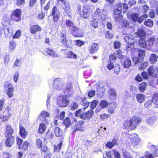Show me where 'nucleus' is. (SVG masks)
Here are the masks:
<instances>
[{
    "label": "nucleus",
    "mask_w": 158,
    "mask_h": 158,
    "mask_svg": "<svg viewBox=\"0 0 158 158\" xmlns=\"http://www.w3.org/2000/svg\"><path fill=\"white\" fill-rule=\"evenodd\" d=\"M123 123V128L128 131L134 130L141 121V119L134 116L131 118L128 117Z\"/></svg>",
    "instance_id": "obj_1"
},
{
    "label": "nucleus",
    "mask_w": 158,
    "mask_h": 158,
    "mask_svg": "<svg viewBox=\"0 0 158 158\" xmlns=\"http://www.w3.org/2000/svg\"><path fill=\"white\" fill-rule=\"evenodd\" d=\"M94 111L90 110L85 112H83L81 109H78L74 112V115L76 117H79L83 120H89L93 116Z\"/></svg>",
    "instance_id": "obj_2"
},
{
    "label": "nucleus",
    "mask_w": 158,
    "mask_h": 158,
    "mask_svg": "<svg viewBox=\"0 0 158 158\" xmlns=\"http://www.w3.org/2000/svg\"><path fill=\"white\" fill-rule=\"evenodd\" d=\"M16 144L19 149L23 151L27 150L29 145V143L27 141H23V140L19 137H16Z\"/></svg>",
    "instance_id": "obj_3"
},
{
    "label": "nucleus",
    "mask_w": 158,
    "mask_h": 158,
    "mask_svg": "<svg viewBox=\"0 0 158 158\" xmlns=\"http://www.w3.org/2000/svg\"><path fill=\"white\" fill-rule=\"evenodd\" d=\"M22 11L20 9H16L13 10L10 14V18L12 21L17 23L20 21L21 19Z\"/></svg>",
    "instance_id": "obj_4"
},
{
    "label": "nucleus",
    "mask_w": 158,
    "mask_h": 158,
    "mask_svg": "<svg viewBox=\"0 0 158 158\" xmlns=\"http://www.w3.org/2000/svg\"><path fill=\"white\" fill-rule=\"evenodd\" d=\"M50 15L52 16L53 21L55 23H57L60 21V12L56 6L52 8Z\"/></svg>",
    "instance_id": "obj_5"
},
{
    "label": "nucleus",
    "mask_w": 158,
    "mask_h": 158,
    "mask_svg": "<svg viewBox=\"0 0 158 158\" xmlns=\"http://www.w3.org/2000/svg\"><path fill=\"white\" fill-rule=\"evenodd\" d=\"M85 122L82 120L78 121L74 126H72L71 129L73 130L72 134H75L77 131H82L84 130V126Z\"/></svg>",
    "instance_id": "obj_6"
},
{
    "label": "nucleus",
    "mask_w": 158,
    "mask_h": 158,
    "mask_svg": "<svg viewBox=\"0 0 158 158\" xmlns=\"http://www.w3.org/2000/svg\"><path fill=\"white\" fill-rule=\"evenodd\" d=\"M4 87L7 89L6 94L8 97L11 98L13 96L14 89L13 85L8 82L6 81L4 84Z\"/></svg>",
    "instance_id": "obj_7"
},
{
    "label": "nucleus",
    "mask_w": 158,
    "mask_h": 158,
    "mask_svg": "<svg viewBox=\"0 0 158 158\" xmlns=\"http://www.w3.org/2000/svg\"><path fill=\"white\" fill-rule=\"evenodd\" d=\"M158 44V37L152 36L149 37L147 40V46L151 48L153 45L156 46Z\"/></svg>",
    "instance_id": "obj_8"
},
{
    "label": "nucleus",
    "mask_w": 158,
    "mask_h": 158,
    "mask_svg": "<svg viewBox=\"0 0 158 158\" xmlns=\"http://www.w3.org/2000/svg\"><path fill=\"white\" fill-rule=\"evenodd\" d=\"M69 30L71 31V34L75 37H82L83 34L82 33L81 30L77 27L74 26L72 28H70Z\"/></svg>",
    "instance_id": "obj_9"
},
{
    "label": "nucleus",
    "mask_w": 158,
    "mask_h": 158,
    "mask_svg": "<svg viewBox=\"0 0 158 158\" xmlns=\"http://www.w3.org/2000/svg\"><path fill=\"white\" fill-rule=\"evenodd\" d=\"M90 8L87 6L83 7L82 12L80 14V17L85 19H88L90 15Z\"/></svg>",
    "instance_id": "obj_10"
},
{
    "label": "nucleus",
    "mask_w": 158,
    "mask_h": 158,
    "mask_svg": "<svg viewBox=\"0 0 158 158\" xmlns=\"http://www.w3.org/2000/svg\"><path fill=\"white\" fill-rule=\"evenodd\" d=\"M147 72L150 76L156 77L158 75V67L150 66L148 69Z\"/></svg>",
    "instance_id": "obj_11"
},
{
    "label": "nucleus",
    "mask_w": 158,
    "mask_h": 158,
    "mask_svg": "<svg viewBox=\"0 0 158 158\" xmlns=\"http://www.w3.org/2000/svg\"><path fill=\"white\" fill-rule=\"evenodd\" d=\"M67 95H66L60 97L61 98L58 102L59 106L63 107H66L67 106L69 102V101L67 98Z\"/></svg>",
    "instance_id": "obj_12"
},
{
    "label": "nucleus",
    "mask_w": 158,
    "mask_h": 158,
    "mask_svg": "<svg viewBox=\"0 0 158 158\" xmlns=\"http://www.w3.org/2000/svg\"><path fill=\"white\" fill-rule=\"evenodd\" d=\"M44 53L54 58H57L59 57V55L56 52L50 47L46 48L44 51Z\"/></svg>",
    "instance_id": "obj_13"
},
{
    "label": "nucleus",
    "mask_w": 158,
    "mask_h": 158,
    "mask_svg": "<svg viewBox=\"0 0 158 158\" xmlns=\"http://www.w3.org/2000/svg\"><path fill=\"white\" fill-rule=\"evenodd\" d=\"M19 127L20 136L22 139H25L27 136L28 134V132L22 124H20Z\"/></svg>",
    "instance_id": "obj_14"
},
{
    "label": "nucleus",
    "mask_w": 158,
    "mask_h": 158,
    "mask_svg": "<svg viewBox=\"0 0 158 158\" xmlns=\"http://www.w3.org/2000/svg\"><path fill=\"white\" fill-rule=\"evenodd\" d=\"M122 65L124 68H129L131 65V61L130 59L127 57H124L121 60Z\"/></svg>",
    "instance_id": "obj_15"
},
{
    "label": "nucleus",
    "mask_w": 158,
    "mask_h": 158,
    "mask_svg": "<svg viewBox=\"0 0 158 158\" xmlns=\"http://www.w3.org/2000/svg\"><path fill=\"white\" fill-rule=\"evenodd\" d=\"M104 10H102L99 8L96 9L94 13V16L98 20H102L105 17V15L103 13Z\"/></svg>",
    "instance_id": "obj_16"
},
{
    "label": "nucleus",
    "mask_w": 158,
    "mask_h": 158,
    "mask_svg": "<svg viewBox=\"0 0 158 158\" xmlns=\"http://www.w3.org/2000/svg\"><path fill=\"white\" fill-rule=\"evenodd\" d=\"M130 18L133 22H138L141 23L143 21V19L141 16L139 17V15L137 13L131 14L129 15Z\"/></svg>",
    "instance_id": "obj_17"
},
{
    "label": "nucleus",
    "mask_w": 158,
    "mask_h": 158,
    "mask_svg": "<svg viewBox=\"0 0 158 158\" xmlns=\"http://www.w3.org/2000/svg\"><path fill=\"white\" fill-rule=\"evenodd\" d=\"M30 31L31 34H35L42 31L41 27L37 24H34L30 26Z\"/></svg>",
    "instance_id": "obj_18"
},
{
    "label": "nucleus",
    "mask_w": 158,
    "mask_h": 158,
    "mask_svg": "<svg viewBox=\"0 0 158 158\" xmlns=\"http://www.w3.org/2000/svg\"><path fill=\"white\" fill-rule=\"evenodd\" d=\"M6 138L5 141L6 146L7 147H10L15 143V137L13 135L9 136Z\"/></svg>",
    "instance_id": "obj_19"
},
{
    "label": "nucleus",
    "mask_w": 158,
    "mask_h": 158,
    "mask_svg": "<svg viewBox=\"0 0 158 158\" xmlns=\"http://www.w3.org/2000/svg\"><path fill=\"white\" fill-rule=\"evenodd\" d=\"M109 99L110 101H115L117 98V93L115 90L112 88L108 90Z\"/></svg>",
    "instance_id": "obj_20"
},
{
    "label": "nucleus",
    "mask_w": 158,
    "mask_h": 158,
    "mask_svg": "<svg viewBox=\"0 0 158 158\" xmlns=\"http://www.w3.org/2000/svg\"><path fill=\"white\" fill-rule=\"evenodd\" d=\"M60 37L61 43L63 44L66 48H69V45L68 44V40L67 38L66 34L61 33Z\"/></svg>",
    "instance_id": "obj_21"
},
{
    "label": "nucleus",
    "mask_w": 158,
    "mask_h": 158,
    "mask_svg": "<svg viewBox=\"0 0 158 158\" xmlns=\"http://www.w3.org/2000/svg\"><path fill=\"white\" fill-rule=\"evenodd\" d=\"M11 21H12L11 18H10L7 15L4 14L3 16V21L2 22V24L3 27H6L7 26L10 25Z\"/></svg>",
    "instance_id": "obj_22"
},
{
    "label": "nucleus",
    "mask_w": 158,
    "mask_h": 158,
    "mask_svg": "<svg viewBox=\"0 0 158 158\" xmlns=\"http://www.w3.org/2000/svg\"><path fill=\"white\" fill-rule=\"evenodd\" d=\"M99 44L98 43H93L91 47L89 48V53L94 54L96 53L99 49Z\"/></svg>",
    "instance_id": "obj_23"
},
{
    "label": "nucleus",
    "mask_w": 158,
    "mask_h": 158,
    "mask_svg": "<svg viewBox=\"0 0 158 158\" xmlns=\"http://www.w3.org/2000/svg\"><path fill=\"white\" fill-rule=\"evenodd\" d=\"M124 40L127 44L136 43V40L132 35H126L124 37Z\"/></svg>",
    "instance_id": "obj_24"
},
{
    "label": "nucleus",
    "mask_w": 158,
    "mask_h": 158,
    "mask_svg": "<svg viewBox=\"0 0 158 158\" xmlns=\"http://www.w3.org/2000/svg\"><path fill=\"white\" fill-rule=\"evenodd\" d=\"M135 36L139 37V39L145 38L146 33L144 31L142 28H139L137 31L135 33Z\"/></svg>",
    "instance_id": "obj_25"
},
{
    "label": "nucleus",
    "mask_w": 158,
    "mask_h": 158,
    "mask_svg": "<svg viewBox=\"0 0 158 158\" xmlns=\"http://www.w3.org/2000/svg\"><path fill=\"white\" fill-rule=\"evenodd\" d=\"M118 139L116 138H114L112 139L111 141H108L106 144V147L111 149L115 145H118Z\"/></svg>",
    "instance_id": "obj_26"
},
{
    "label": "nucleus",
    "mask_w": 158,
    "mask_h": 158,
    "mask_svg": "<svg viewBox=\"0 0 158 158\" xmlns=\"http://www.w3.org/2000/svg\"><path fill=\"white\" fill-rule=\"evenodd\" d=\"M122 11V5L121 3H118L115 6L114 13V15H119L121 13Z\"/></svg>",
    "instance_id": "obj_27"
},
{
    "label": "nucleus",
    "mask_w": 158,
    "mask_h": 158,
    "mask_svg": "<svg viewBox=\"0 0 158 158\" xmlns=\"http://www.w3.org/2000/svg\"><path fill=\"white\" fill-rule=\"evenodd\" d=\"M117 106V104L115 102H113L110 103L108 109V112L110 114H113L115 111Z\"/></svg>",
    "instance_id": "obj_28"
},
{
    "label": "nucleus",
    "mask_w": 158,
    "mask_h": 158,
    "mask_svg": "<svg viewBox=\"0 0 158 158\" xmlns=\"http://www.w3.org/2000/svg\"><path fill=\"white\" fill-rule=\"evenodd\" d=\"M6 133L5 137L6 138L10 135H12L14 132V130L12 128L11 126L10 125H7L6 126Z\"/></svg>",
    "instance_id": "obj_29"
},
{
    "label": "nucleus",
    "mask_w": 158,
    "mask_h": 158,
    "mask_svg": "<svg viewBox=\"0 0 158 158\" xmlns=\"http://www.w3.org/2000/svg\"><path fill=\"white\" fill-rule=\"evenodd\" d=\"M73 86L72 84L71 83H68L64 89V93L66 94L67 96H70L71 95V91L73 89Z\"/></svg>",
    "instance_id": "obj_30"
},
{
    "label": "nucleus",
    "mask_w": 158,
    "mask_h": 158,
    "mask_svg": "<svg viewBox=\"0 0 158 158\" xmlns=\"http://www.w3.org/2000/svg\"><path fill=\"white\" fill-rule=\"evenodd\" d=\"M145 38H140L138 40L139 46L143 48H146L147 46V43L145 40Z\"/></svg>",
    "instance_id": "obj_31"
},
{
    "label": "nucleus",
    "mask_w": 158,
    "mask_h": 158,
    "mask_svg": "<svg viewBox=\"0 0 158 158\" xmlns=\"http://www.w3.org/2000/svg\"><path fill=\"white\" fill-rule=\"evenodd\" d=\"M64 6L63 7V9L64 10L65 13L68 15L70 14L71 12L70 5L69 3L65 2H63Z\"/></svg>",
    "instance_id": "obj_32"
},
{
    "label": "nucleus",
    "mask_w": 158,
    "mask_h": 158,
    "mask_svg": "<svg viewBox=\"0 0 158 158\" xmlns=\"http://www.w3.org/2000/svg\"><path fill=\"white\" fill-rule=\"evenodd\" d=\"M16 46V44L14 40H11L9 42L8 49L10 52H13Z\"/></svg>",
    "instance_id": "obj_33"
},
{
    "label": "nucleus",
    "mask_w": 158,
    "mask_h": 158,
    "mask_svg": "<svg viewBox=\"0 0 158 158\" xmlns=\"http://www.w3.org/2000/svg\"><path fill=\"white\" fill-rule=\"evenodd\" d=\"M151 151L152 152L154 157L158 156V147L154 145L150 146Z\"/></svg>",
    "instance_id": "obj_34"
},
{
    "label": "nucleus",
    "mask_w": 158,
    "mask_h": 158,
    "mask_svg": "<svg viewBox=\"0 0 158 158\" xmlns=\"http://www.w3.org/2000/svg\"><path fill=\"white\" fill-rule=\"evenodd\" d=\"M81 103L82 104V105L84 106L83 110L84 111H85V109L89 106V102L86 101V98L85 97H84L81 98Z\"/></svg>",
    "instance_id": "obj_35"
},
{
    "label": "nucleus",
    "mask_w": 158,
    "mask_h": 158,
    "mask_svg": "<svg viewBox=\"0 0 158 158\" xmlns=\"http://www.w3.org/2000/svg\"><path fill=\"white\" fill-rule=\"evenodd\" d=\"M145 95L142 94H138L136 96L137 101L140 103L143 102L145 100Z\"/></svg>",
    "instance_id": "obj_36"
},
{
    "label": "nucleus",
    "mask_w": 158,
    "mask_h": 158,
    "mask_svg": "<svg viewBox=\"0 0 158 158\" xmlns=\"http://www.w3.org/2000/svg\"><path fill=\"white\" fill-rule=\"evenodd\" d=\"M46 127L44 123H40L38 130V132L40 134L44 133L45 131Z\"/></svg>",
    "instance_id": "obj_37"
},
{
    "label": "nucleus",
    "mask_w": 158,
    "mask_h": 158,
    "mask_svg": "<svg viewBox=\"0 0 158 158\" xmlns=\"http://www.w3.org/2000/svg\"><path fill=\"white\" fill-rule=\"evenodd\" d=\"M147 84L146 82H143L139 84L138 86V89L140 92H143L145 90Z\"/></svg>",
    "instance_id": "obj_38"
},
{
    "label": "nucleus",
    "mask_w": 158,
    "mask_h": 158,
    "mask_svg": "<svg viewBox=\"0 0 158 158\" xmlns=\"http://www.w3.org/2000/svg\"><path fill=\"white\" fill-rule=\"evenodd\" d=\"M136 43L127 44L125 46L126 49L128 51H132L136 48H135V44Z\"/></svg>",
    "instance_id": "obj_39"
},
{
    "label": "nucleus",
    "mask_w": 158,
    "mask_h": 158,
    "mask_svg": "<svg viewBox=\"0 0 158 158\" xmlns=\"http://www.w3.org/2000/svg\"><path fill=\"white\" fill-rule=\"evenodd\" d=\"M122 22L123 27L127 29H131L133 28V26L130 25V23L127 20H123L122 21Z\"/></svg>",
    "instance_id": "obj_40"
},
{
    "label": "nucleus",
    "mask_w": 158,
    "mask_h": 158,
    "mask_svg": "<svg viewBox=\"0 0 158 158\" xmlns=\"http://www.w3.org/2000/svg\"><path fill=\"white\" fill-rule=\"evenodd\" d=\"M54 133L56 137H61L63 135L62 130H60L58 127H56L54 129Z\"/></svg>",
    "instance_id": "obj_41"
},
{
    "label": "nucleus",
    "mask_w": 158,
    "mask_h": 158,
    "mask_svg": "<svg viewBox=\"0 0 158 158\" xmlns=\"http://www.w3.org/2000/svg\"><path fill=\"white\" fill-rule=\"evenodd\" d=\"M157 58L158 56L156 54H152L149 59L150 62L152 64L155 63L157 61Z\"/></svg>",
    "instance_id": "obj_42"
},
{
    "label": "nucleus",
    "mask_w": 158,
    "mask_h": 158,
    "mask_svg": "<svg viewBox=\"0 0 158 158\" xmlns=\"http://www.w3.org/2000/svg\"><path fill=\"white\" fill-rule=\"evenodd\" d=\"M63 123L65 125L66 128H69L71 124L70 118L68 117H66L64 120Z\"/></svg>",
    "instance_id": "obj_43"
},
{
    "label": "nucleus",
    "mask_w": 158,
    "mask_h": 158,
    "mask_svg": "<svg viewBox=\"0 0 158 158\" xmlns=\"http://www.w3.org/2000/svg\"><path fill=\"white\" fill-rule=\"evenodd\" d=\"M67 57L72 59H76L77 55L71 51L68 52L66 53Z\"/></svg>",
    "instance_id": "obj_44"
},
{
    "label": "nucleus",
    "mask_w": 158,
    "mask_h": 158,
    "mask_svg": "<svg viewBox=\"0 0 158 158\" xmlns=\"http://www.w3.org/2000/svg\"><path fill=\"white\" fill-rule=\"evenodd\" d=\"M109 103L108 102L104 100H101L99 104L102 109L105 108L107 107Z\"/></svg>",
    "instance_id": "obj_45"
},
{
    "label": "nucleus",
    "mask_w": 158,
    "mask_h": 158,
    "mask_svg": "<svg viewBox=\"0 0 158 158\" xmlns=\"http://www.w3.org/2000/svg\"><path fill=\"white\" fill-rule=\"evenodd\" d=\"M148 61H145L143 62L139 66V69L140 70H143L146 68L148 66Z\"/></svg>",
    "instance_id": "obj_46"
},
{
    "label": "nucleus",
    "mask_w": 158,
    "mask_h": 158,
    "mask_svg": "<svg viewBox=\"0 0 158 158\" xmlns=\"http://www.w3.org/2000/svg\"><path fill=\"white\" fill-rule=\"evenodd\" d=\"M153 103L157 106L158 107V93L154 94L152 98Z\"/></svg>",
    "instance_id": "obj_47"
},
{
    "label": "nucleus",
    "mask_w": 158,
    "mask_h": 158,
    "mask_svg": "<svg viewBox=\"0 0 158 158\" xmlns=\"http://www.w3.org/2000/svg\"><path fill=\"white\" fill-rule=\"evenodd\" d=\"M153 22L150 19H146L144 22V24L147 27H151L153 26Z\"/></svg>",
    "instance_id": "obj_48"
},
{
    "label": "nucleus",
    "mask_w": 158,
    "mask_h": 158,
    "mask_svg": "<svg viewBox=\"0 0 158 158\" xmlns=\"http://www.w3.org/2000/svg\"><path fill=\"white\" fill-rule=\"evenodd\" d=\"M40 152L41 153H46L49 152V150L48 147L46 145H44L40 148Z\"/></svg>",
    "instance_id": "obj_49"
},
{
    "label": "nucleus",
    "mask_w": 158,
    "mask_h": 158,
    "mask_svg": "<svg viewBox=\"0 0 158 158\" xmlns=\"http://www.w3.org/2000/svg\"><path fill=\"white\" fill-rule=\"evenodd\" d=\"M99 102L98 101L96 100H94L91 102L90 105L91 110H92L95 108L98 104Z\"/></svg>",
    "instance_id": "obj_50"
},
{
    "label": "nucleus",
    "mask_w": 158,
    "mask_h": 158,
    "mask_svg": "<svg viewBox=\"0 0 158 158\" xmlns=\"http://www.w3.org/2000/svg\"><path fill=\"white\" fill-rule=\"evenodd\" d=\"M90 24L94 28H97L98 27V22L96 18L93 19L91 21Z\"/></svg>",
    "instance_id": "obj_51"
},
{
    "label": "nucleus",
    "mask_w": 158,
    "mask_h": 158,
    "mask_svg": "<svg viewBox=\"0 0 158 158\" xmlns=\"http://www.w3.org/2000/svg\"><path fill=\"white\" fill-rule=\"evenodd\" d=\"M70 109L72 110H76L78 106V103L76 102H74L72 103L70 106Z\"/></svg>",
    "instance_id": "obj_52"
},
{
    "label": "nucleus",
    "mask_w": 158,
    "mask_h": 158,
    "mask_svg": "<svg viewBox=\"0 0 158 158\" xmlns=\"http://www.w3.org/2000/svg\"><path fill=\"white\" fill-rule=\"evenodd\" d=\"M45 135V139H51L52 138L53 136V134L52 132L48 131L46 133Z\"/></svg>",
    "instance_id": "obj_53"
},
{
    "label": "nucleus",
    "mask_w": 158,
    "mask_h": 158,
    "mask_svg": "<svg viewBox=\"0 0 158 158\" xmlns=\"http://www.w3.org/2000/svg\"><path fill=\"white\" fill-rule=\"evenodd\" d=\"M21 31L20 30H18L15 32V34L12 36L13 39H18L19 38L21 35Z\"/></svg>",
    "instance_id": "obj_54"
},
{
    "label": "nucleus",
    "mask_w": 158,
    "mask_h": 158,
    "mask_svg": "<svg viewBox=\"0 0 158 158\" xmlns=\"http://www.w3.org/2000/svg\"><path fill=\"white\" fill-rule=\"evenodd\" d=\"M145 51L144 50L140 49L138 50V56L139 57L143 58L145 55Z\"/></svg>",
    "instance_id": "obj_55"
},
{
    "label": "nucleus",
    "mask_w": 158,
    "mask_h": 158,
    "mask_svg": "<svg viewBox=\"0 0 158 158\" xmlns=\"http://www.w3.org/2000/svg\"><path fill=\"white\" fill-rule=\"evenodd\" d=\"M139 143V140L136 137L133 138L131 140L132 144L134 146L137 145Z\"/></svg>",
    "instance_id": "obj_56"
},
{
    "label": "nucleus",
    "mask_w": 158,
    "mask_h": 158,
    "mask_svg": "<svg viewBox=\"0 0 158 158\" xmlns=\"http://www.w3.org/2000/svg\"><path fill=\"white\" fill-rule=\"evenodd\" d=\"M117 55L116 53H114L113 54H111L109 56V60L111 62L115 61L117 59Z\"/></svg>",
    "instance_id": "obj_57"
},
{
    "label": "nucleus",
    "mask_w": 158,
    "mask_h": 158,
    "mask_svg": "<svg viewBox=\"0 0 158 158\" xmlns=\"http://www.w3.org/2000/svg\"><path fill=\"white\" fill-rule=\"evenodd\" d=\"M62 145V142H60L59 143L56 145H55L54 146V150L55 152L60 151L61 149Z\"/></svg>",
    "instance_id": "obj_58"
},
{
    "label": "nucleus",
    "mask_w": 158,
    "mask_h": 158,
    "mask_svg": "<svg viewBox=\"0 0 158 158\" xmlns=\"http://www.w3.org/2000/svg\"><path fill=\"white\" fill-rule=\"evenodd\" d=\"M36 145L39 148H40L43 146V142L41 139H36L35 141Z\"/></svg>",
    "instance_id": "obj_59"
},
{
    "label": "nucleus",
    "mask_w": 158,
    "mask_h": 158,
    "mask_svg": "<svg viewBox=\"0 0 158 158\" xmlns=\"http://www.w3.org/2000/svg\"><path fill=\"white\" fill-rule=\"evenodd\" d=\"M65 24L67 27L70 28H72L75 26L74 24L70 20H66Z\"/></svg>",
    "instance_id": "obj_60"
},
{
    "label": "nucleus",
    "mask_w": 158,
    "mask_h": 158,
    "mask_svg": "<svg viewBox=\"0 0 158 158\" xmlns=\"http://www.w3.org/2000/svg\"><path fill=\"white\" fill-rule=\"evenodd\" d=\"M21 60V59H19L18 58H17L13 64V67H16L19 66L20 65V62Z\"/></svg>",
    "instance_id": "obj_61"
},
{
    "label": "nucleus",
    "mask_w": 158,
    "mask_h": 158,
    "mask_svg": "<svg viewBox=\"0 0 158 158\" xmlns=\"http://www.w3.org/2000/svg\"><path fill=\"white\" fill-rule=\"evenodd\" d=\"M105 37L108 39H111L113 37V35L110 33L109 31H106L105 33Z\"/></svg>",
    "instance_id": "obj_62"
},
{
    "label": "nucleus",
    "mask_w": 158,
    "mask_h": 158,
    "mask_svg": "<svg viewBox=\"0 0 158 158\" xmlns=\"http://www.w3.org/2000/svg\"><path fill=\"white\" fill-rule=\"evenodd\" d=\"M110 116L109 114L105 113L102 114L100 115L101 118L102 120L106 119L109 118Z\"/></svg>",
    "instance_id": "obj_63"
},
{
    "label": "nucleus",
    "mask_w": 158,
    "mask_h": 158,
    "mask_svg": "<svg viewBox=\"0 0 158 158\" xmlns=\"http://www.w3.org/2000/svg\"><path fill=\"white\" fill-rule=\"evenodd\" d=\"M120 71V67L119 65H115L114 67V73L116 74H118Z\"/></svg>",
    "instance_id": "obj_64"
}]
</instances>
